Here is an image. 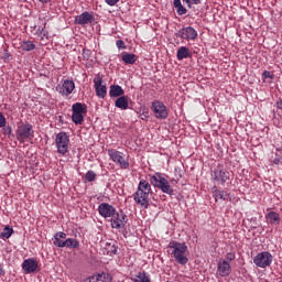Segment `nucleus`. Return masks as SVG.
<instances>
[{
	"instance_id": "obj_1",
	"label": "nucleus",
	"mask_w": 282,
	"mask_h": 282,
	"mask_svg": "<svg viewBox=\"0 0 282 282\" xmlns=\"http://www.w3.org/2000/svg\"><path fill=\"white\" fill-rule=\"evenodd\" d=\"M167 256L176 263L185 267L188 263V247L185 242L172 240L166 247Z\"/></svg>"
},
{
	"instance_id": "obj_2",
	"label": "nucleus",
	"mask_w": 282,
	"mask_h": 282,
	"mask_svg": "<svg viewBox=\"0 0 282 282\" xmlns=\"http://www.w3.org/2000/svg\"><path fill=\"white\" fill-rule=\"evenodd\" d=\"M152 192L151 184L145 180H140L137 192L132 194L134 202L143 209H149L150 207V194Z\"/></svg>"
},
{
	"instance_id": "obj_3",
	"label": "nucleus",
	"mask_w": 282,
	"mask_h": 282,
	"mask_svg": "<svg viewBox=\"0 0 282 282\" xmlns=\"http://www.w3.org/2000/svg\"><path fill=\"white\" fill-rule=\"evenodd\" d=\"M150 184H152L155 188H159L162 191V193L166 195L173 194V188L170 185V182L166 177H163L160 173H156L153 176H150L149 178Z\"/></svg>"
},
{
	"instance_id": "obj_4",
	"label": "nucleus",
	"mask_w": 282,
	"mask_h": 282,
	"mask_svg": "<svg viewBox=\"0 0 282 282\" xmlns=\"http://www.w3.org/2000/svg\"><path fill=\"white\" fill-rule=\"evenodd\" d=\"M69 135L66 132L62 131L57 133L55 139L57 153L61 154L62 156H66L69 151Z\"/></svg>"
},
{
	"instance_id": "obj_5",
	"label": "nucleus",
	"mask_w": 282,
	"mask_h": 282,
	"mask_svg": "<svg viewBox=\"0 0 282 282\" xmlns=\"http://www.w3.org/2000/svg\"><path fill=\"white\" fill-rule=\"evenodd\" d=\"M15 137L19 142H25V140H32L34 138V130L31 123L22 122L18 130H15Z\"/></svg>"
},
{
	"instance_id": "obj_6",
	"label": "nucleus",
	"mask_w": 282,
	"mask_h": 282,
	"mask_svg": "<svg viewBox=\"0 0 282 282\" xmlns=\"http://www.w3.org/2000/svg\"><path fill=\"white\" fill-rule=\"evenodd\" d=\"M253 263L257 268H269L273 263V254L268 251H262L254 256Z\"/></svg>"
},
{
	"instance_id": "obj_7",
	"label": "nucleus",
	"mask_w": 282,
	"mask_h": 282,
	"mask_svg": "<svg viewBox=\"0 0 282 282\" xmlns=\"http://www.w3.org/2000/svg\"><path fill=\"white\" fill-rule=\"evenodd\" d=\"M150 109H152L155 119L164 120L169 118V108L161 100H154Z\"/></svg>"
},
{
	"instance_id": "obj_8",
	"label": "nucleus",
	"mask_w": 282,
	"mask_h": 282,
	"mask_svg": "<svg viewBox=\"0 0 282 282\" xmlns=\"http://www.w3.org/2000/svg\"><path fill=\"white\" fill-rule=\"evenodd\" d=\"M108 155L115 164L120 166V169L127 170L129 167V161H128V159H126L124 153L119 152L115 149H109L108 150Z\"/></svg>"
},
{
	"instance_id": "obj_9",
	"label": "nucleus",
	"mask_w": 282,
	"mask_h": 282,
	"mask_svg": "<svg viewBox=\"0 0 282 282\" xmlns=\"http://www.w3.org/2000/svg\"><path fill=\"white\" fill-rule=\"evenodd\" d=\"M109 219L112 229H122L126 227L128 223V216L122 210L110 216Z\"/></svg>"
},
{
	"instance_id": "obj_10",
	"label": "nucleus",
	"mask_w": 282,
	"mask_h": 282,
	"mask_svg": "<svg viewBox=\"0 0 282 282\" xmlns=\"http://www.w3.org/2000/svg\"><path fill=\"white\" fill-rule=\"evenodd\" d=\"M175 36L184 41H196L198 33L194 28L188 26V28L180 29L177 34H175Z\"/></svg>"
},
{
	"instance_id": "obj_11",
	"label": "nucleus",
	"mask_w": 282,
	"mask_h": 282,
	"mask_svg": "<svg viewBox=\"0 0 282 282\" xmlns=\"http://www.w3.org/2000/svg\"><path fill=\"white\" fill-rule=\"evenodd\" d=\"M94 87L96 96H98L101 99H105L107 96V86L102 84V78L100 77V75L95 76Z\"/></svg>"
},
{
	"instance_id": "obj_12",
	"label": "nucleus",
	"mask_w": 282,
	"mask_h": 282,
	"mask_svg": "<svg viewBox=\"0 0 282 282\" xmlns=\"http://www.w3.org/2000/svg\"><path fill=\"white\" fill-rule=\"evenodd\" d=\"M98 212L100 216L105 219H109L110 217H113V215L118 213L116 207L111 206L108 203H101L98 207Z\"/></svg>"
},
{
	"instance_id": "obj_13",
	"label": "nucleus",
	"mask_w": 282,
	"mask_h": 282,
	"mask_svg": "<svg viewBox=\"0 0 282 282\" xmlns=\"http://www.w3.org/2000/svg\"><path fill=\"white\" fill-rule=\"evenodd\" d=\"M230 180V172L225 169H216L214 171V181L218 182L220 185H224Z\"/></svg>"
},
{
	"instance_id": "obj_14",
	"label": "nucleus",
	"mask_w": 282,
	"mask_h": 282,
	"mask_svg": "<svg viewBox=\"0 0 282 282\" xmlns=\"http://www.w3.org/2000/svg\"><path fill=\"white\" fill-rule=\"evenodd\" d=\"M74 89H75V84L70 79L64 80L63 85L62 86L59 85L56 88L59 95L66 96V97L70 96Z\"/></svg>"
},
{
	"instance_id": "obj_15",
	"label": "nucleus",
	"mask_w": 282,
	"mask_h": 282,
	"mask_svg": "<svg viewBox=\"0 0 282 282\" xmlns=\"http://www.w3.org/2000/svg\"><path fill=\"white\" fill-rule=\"evenodd\" d=\"M93 20H95V18L93 17L91 13H89V12H84V13L78 14V15L75 17L74 23H75L76 25L86 26V25L91 24Z\"/></svg>"
},
{
	"instance_id": "obj_16",
	"label": "nucleus",
	"mask_w": 282,
	"mask_h": 282,
	"mask_svg": "<svg viewBox=\"0 0 282 282\" xmlns=\"http://www.w3.org/2000/svg\"><path fill=\"white\" fill-rule=\"evenodd\" d=\"M231 265L226 260H219L217 264V274H219L223 278L229 276L231 274Z\"/></svg>"
},
{
	"instance_id": "obj_17",
	"label": "nucleus",
	"mask_w": 282,
	"mask_h": 282,
	"mask_svg": "<svg viewBox=\"0 0 282 282\" xmlns=\"http://www.w3.org/2000/svg\"><path fill=\"white\" fill-rule=\"evenodd\" d=\"M267 215H264V219L268 220L269 225L271 226H280L282 223L281 215L278 214L274 210H270L269 208L267 209Z\"/></svg>"
},
{
	"instance_id": "obj_18",
	"label": "nucleus",
	"mask_w": 282,
	"mask_h": 282,
	"mask_svg": "<svg viewBox=\"0 0 282 282\" xmlns=\"http://www.w3.org/2000/svg\"><path fill=\"white\" fill-rule=\"evenodd\" d=\"M22 269L26 274H32L37 271L39 264L34 259H28L23 261Z\"/></svg>"
},
{
	"instance_id": "obj_19",
	"label": "nucleus",
	"mask_w": 282,
	"mask_h": 282,
	"mask_svg": "<svg viewBox=\"0 0 282 282\" xmlns=\"http://www.w3.org/2000/svg\"><path fill=\"white\" fill-rule=\"evenodd\" d=\"M64 239H67V234H65L64 231H57L54 235V241H53L54 246L57 248H65Z\"/></svg>"
},
{
	"instance_id": "obj_20",
	"label": "nucleus",
	"mask_w": 282,
	"mask_h": 282,
	"mask_svg": "<svg viewBox=\"0 0 282 282\" xmlns=\"http://www.w3.org/2000/svg\"><path fill=\"white\" fill-rule=\"evenodd\" d=\"M111 279L108 273H98L93 275L91 278H87L85 282H110Z\"/></svg>"
},
{
	"instance_id": "obj_21",
	"label": "nucleus",
	"mask_w": 282,
	"mask_h": 282,
	"mask_svg": "<svg viewBox=\"0 0 282 282\" xmlns=\"http://www.w3.org/2000/svg\"><path fill=\"white\" fill-rule=\"evenodd\" d=\"M212 193L214 194L215 200H228L229 199V193L226 191H219L216 187L213 188Z\"/></svg>"
},
{
	"instance_id": "obj_22",
	"label": "nucleus",
	"mask_w": 282,
	"mask_h": 282,
	"mask_svg": "<svg viewBox=\"0 0 282 282\" xmlns=\"http://www.w3.org/2000/svg\"><path fill=\"white\" fill-rule=\"evenodd\" d=\"M128 100L129 98L127 96H121L117 100H115V107L122 111H126L129 108Z\"/></svg>"
},
{
	"instance_id": "obj_23",
	"label": "nucleus",
	"mask_w": 282,
	"mask_h": 282,
	"mask_svg": "<svg viewBox=\"0 0 282 282\" xmlns=\"http://www.w3.org/2000/svg\"><path fill=\"white\" fill-rule=\"evenodd\" d=\"M124 95V90L121 86L119 85H111L110 86V90H109V96L112 98L116 97H122Z\"/></svg>"
},
{
	"instance_id": "obj_24",
	"label": "nucleus",
	"mask_w": 282,
	"mask_h": 282,
	"mask_svg": "<svg viewBox=\"0 0 282 282\" xmlns=\"http://www.w3.org/2000/svg\"><path fill=\"white\" fill-rule=\"evenodd\" d=\"M121 59L126 65H134L137 62V56L133 53H123L121 55Z\"/></svg>"
},
{
	"instance_id": "obj_25",
	"label": "nucleus",
	"mask_w": 282,
	"mask_h": 282,
	"mask_svg": "<svg viewBox=\"0 0 282 282\" xmlns=\"http://www.w3.org/2000/svg\"><path fill=\"white\" fill-rule=\"evenodd\" d=\"M189 55H191L189 50L186 46H181L178 51H176V59L178 61H183L189 57Z\"/></svg>"
},
{
	"instance_id": "obj_26",
	"label": "nucleus",
	"mask_w": 282,
	"mask_h": 282,
	"mask_svg": "<svg viewBox=\"0 0 282 282\" xmlns=\"http://www.w3.org/2000/svg\"><path fill=\"white\" fill-rule=\"evenodd\" d=\"M64 243L67 249H78L80 247V243L76 238H66Z\"/></svg>"
},
{
	"instance_id": "obj_27",
	"label": "nucleus",
	"mask_w": 282,
	"mask_h": 282,
	"mask_svg": "<svg viewBox=\"0 0 282 282\" xmlns=\"http://www.w3.org/2000/svg\"><path fill=\"white\" fill-rule=\"evenodd\" d=\"M132 282H151V278L145 272H139Z\"/></svg>"
},
{
	"instance_id": "obj_28",
	"label": "nucleus",
	"mask_w": 282,
	"mask_h": 282,
	"mask_svg": "<svg viewBox=\"0 0 282 282\" xmlns=\"http://www.w3.org/2000/svg\"><path fill=\"white\" fill-rule=\"evenodd\" d=\"M73 112L74 113L86 115L87 113V109H86V107L83 104L76 102V104L73 105Z\"/></svg>"
},
{
	"instance_id": "obj_29",
	"label": "nucleus",
	"mask_w": 282,
	"mask_h": 282,
	"mask_svg": "<svg viewBox=\"0 0 282 282\" xmlns=\"http://www.w3.org/2000/svg\"><path fill=\"white\" fill-rule=\"evenodd\" d=\"M72 119L76 126H79L84 121V113L73 112Z\"/></svg>"
},
{
	"instance_id": "obj_30",
	"label": "nucleus",
	"mask_w": 282,
	"mask_h": 282,
	"mask_svg": "<svg viewBox=\"0 0 282 282\" xmlns=\"http://www.w3.org/2000/svg\"><path fill=\"white\" fill-rule=\"evenodd\" d=\"M35 48H36V45L34 44L33 41H24L22 43V50L23 51L30 52V51H33Z\"/></svg>"
},
{
	"instance_id": "obj_31",
	"label": "nucleus",
	"mask_w": 282,
	"mask_h": 282,
	"mask_svg": "<svg viewBox=\"0 0 282 282\" xmlns=\"http://www.w3.org/2000/svg\"><path fill=\"white\" fill-rule=\"evenodd\" d=\"M12 234H14V229L13 228H10L9 226H6L3 231L1 232V237L3 239H9Z\"/></svg>"
},
{
	"instance_id": "obj_32",
	"label": "nucleus",
	"mask_w": 282,
	"mask_h": 282,
	"mask_svg": "<svg viewBox=\"0 0 282 282\" xmlns=\"http://www.w3.org/2000/svg\"><path fill=\"white\" fill-rule=\"evenodd\" d=\"M97 178V174L95 171H87L86 174H85V180L86 182H95Z\"/></svg>"
},
{
	"instance_id": "obj_33",
	"label": "nucleus",
	"mask_w": 282,
	"mask_h": 282,
	"mask_svg": "<svg viewBox=\"0 0 282 282\" xmlns=\"http://www.w3.org/2000/svg\"><path fill=\"white\" fill-rule=\"evenodd\" d=\"M176 9V14L183 17L187 13V9L183 4H178L174 7Z\"/></svg>"
},
{
	"instance_id": "obj_34",
	"label": "nucleus",
	"mask_w": 282,
	"mask_h": 282,
	"mask_svg": "<svg viewBox=\"0 0 282 282\" xmlns=\"http://www.w3.org/2000/svg\"><path fill=\"white\" fill-rule=\"evenodd\" d=\"M262 79H271V80H273L274 79V74L272 72L264 70L262 73Z\"/></svg>"
},
{
	"instance_id": "obj_35",
	"label": "nucleus",
	"mask_w": 282,
	"mask_h": 282,
	"mask_svg": "<svg viewBox=\"0 0 282 282\" xmlns=\"http://www.w3.org/2000/svg\"><path fill=\"white\" fill-rule=\"evenodd\" d=\"M2 129V132L4 135H12V128L11 126H4V127H0Z\"/></svg>"
},
{
	"instance_id": "obj_36",
	"label": "nucleus",
	"mask_w": 282,
	"mask_h": 282,
	"mask_svg": "<svg viewBox=\"0 0 282 282\" xmlns=\"http://www.w3.org/2000/svg\"><path fill=\"white\" fill-rule=\"evenodd\" d=\"M184 3H187L188 9L193 7V4H200L202 0H183Z\"/></svg>"
},
{
	"instance_id": "obj_37",
	"label": "nucleus",
	"mask_w": 282,
	"mask_h": 282,
	"mask_svg": "<svg viewBox=\"0 0 282 282\" xmlns=\"http://www.w3.org/2000/svg\"><path fill=\"white\" fill-rule=\"evenodd\" d=\"M7 124H8V121H7L6 115H3L0 111V128L7 127Z\"/></svg>"
},
{
	"instance_id": "obj_38",
	"label": "nucleus",
	"mask_w": 282,
	"mask_h": 282,
	"mask_svg": "<svg viewBox=\"0 0 282 282\" xmlns=\"http://www.w3.org/2000/svg\"><path fill=\"white\" fill-rule=\"evenodd\" d=\"M116 45H117L118 50H126L127 48V46H126V44L122 40H118L116 42Z\"/></svg>"
},
{
	"instance_id": "obj_39",
	"label": "nucleus",
	"mask_w": 282,
	"mask_h": 282,
	"mask_svg": "<svg viewBox=\"0 0 282 282\" xmlns=\"http://www.w3.org/2000/svg\"><path fill=\"white\" fill-rule=\"evenodd\" d=\"M149 118H150L149 110L143 109V112L141 113L140 119L145 120V119H149Z\"/></svg>"
},
{
	"instance_id": "obj_40",
	"label": "nucleus",
	"mask_w": 282,
	"mask_h": 282,
	"mask_svg": "<svg viewBox=\"0 0 282 282\" xmlns=\"http://www.w3.org/2000/svg\"><path fill=\"white\" fill-rule=\"evenodd\" d=\"M236 259V254L234 252H229L226 254L227 261H234Z\"/></svg>"
},
{
	"instance_id": "obj_41",
	"label": "nucleus",
	"mask_w": 282,
	"mask_h": 282,
	"mask_svg": "<svg viewBox=\"0 0 282 282\" xmlns=\"http://www.w3.org/2000/svg\"><path fill=\"white\" fill-rule=\"evenodd\" d=\"M118 2L119 0H105V3L109 7H115Z\"/></svg>"
},
{
	"instance_id": "obj_42",
	"label": "nucleus",
	"mask_w": 282,
	"mask_h": 282,
	"mask_svg": "<svg viewBox=\"0 0 282 282\" xmlns=\"http://www.w3.org/2000/svg\"><path fill=\"white\" fill-rule=\"evenodd\" d=\"M273 164L282 165V160L281 159H275V160H273Z\"/></svg>"
},
{
	"instance_id": "obj_43",
	"label": "nucleus",
	"mask_w": 282,
	"mask_h": 282,
	"mask_svg": "<svg viewBox=\"0 0 282 282\" xmlns=\"http://www.w3.org/2000/svg\"><path fill=\"white\" fill-rule=\"evenodd\" d=\"M276 107H278V109H280L282 111V99L278 100Z\"/></svg>"
},
{
	"instance_id": "obj_44",
	"label": "nucleus",
	"mask_w": 282,
	"mask_h": 282,
	"mask_svg": "<svg viewBox=\"0 0 282 282\" xmlns=\"http://www.w3.org/2000/svg\"><path fill=\"white\" fill-rule=\"evenodd\" d=\"M173 6L174 7L182 6L181 0H173Z\"/></svg>"
},
{
	"instance_id": "obj_45",
	"label": "nucleus",
	"mask_w": 282,
	"mask_h": 282,
	"mask_svg": "<svg viewBox=\"0 0 282 282\" xmlns=\"http://www.w3.org/2000/svg\"><path fill=\"white\" fill-rule=\"evenodd\" d=\"M42 4H45V3H48L51 2L52 0H39Z\"/></svg>"
},
{
	"instance_id": "obj_46",
	"label": "nucleus",
	"mask_w": 282,
	"mask_h": 282,
	"mask_svg": "<svg viewBox=\"0 0 282 282\" xmlns=\"http://www.w3.org/2000/svg\"><path fill=\"white\" fill-rule=\"evenodd\" d=\"M111 252H112L113 254H116V253H117V248H116V247H112Z\"/></svg>"
},
{
	"instance_id": "obj_47",
	"label": "nucleus",
	"mask_w": 282,
	"mask_h": 282,
	"mask_svg": "<svg viewBox=\"0 0 282 282\" xmlns=\"http://www.w3.org/2000/svg\"><path fill=\"white\" fill-rule=\"evenodd\" d=\"M6 274V271H3L2 269H0V276Z\"/></svg>"
},
{
	"instance_id": "obj_48",
	"label": "nucleus",
	"mask_w": 282,
	"mask_h": 282,
	"mask_svg": "<svg viewBox=\"0 0 282 282\" xmlns=\"http://www.w3.org/2000/svg\"><path fill=\"white\" fill-rule=\"evenodd\" d=\"M41 35L46 36V34H45V32H44V29H42Z\"/></svg>"
}]
</instances>
